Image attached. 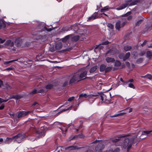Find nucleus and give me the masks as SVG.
I'll return each instance as SVG.
<instances>
[{
	"label": "nucleus",
	"instance_id": "nucleus-3",
	"mask_svg": "<svg viewBox=\"0 0 152 152\" xmlns=\"http://www.w3.org/2000/svg\"><path fill=\"white\" fill-rule=\"evenodd\" d=\"M79 74L76 73L72 75L69 82L70 85L72 84H75L80 81L79 77Z\"/></svg>",
	"mask_w": 152,
	"mask_h": 152
},
{
	"label": "nucleus",
	"instance_id": "nucleus-34",
	"mask_svg": "<svg viewBox=\"0 0 152 152\" xmlns=\"http://www.w3.org/2000/svg\"><path fill=\"white\" fill-rule=\"evenodd\" d=\"M4 86L8 90H10V89H12V87L11 86L9 85L7 83L5 84L4 85Z\"/></svg>",
	"mask_w": 152,
	"mask_h": 152
},
{
	"label": "nucleus",
	"instance_id": "nucleus-40",
	"mask_svg": "<svg viewBox=\"0 0 152 152\" xmlns=\"http://www.w3.org/2000/svg\"><path fill=\"white\" fill-rule=\"evenodd\" d=\"M37 93V90L36 89H35L34 90H33V91H32L29 94H30L32 95L34 94H36Z\"/></svg>",
	"mask_w": 152,
	"mask_h": 152
},
{
	"label": "nucleus",
	"instance_id": "nucleus-22",
	"mask_svg": "<svg viewBox=\"0 0 152 152\" xmlns=\"http://www.w3.org/2000/svg\"><path fill=\"white\" fill-rule=\"evenodd\" d=\"M6 25L3 20L0 19V29L2 28H4Z\"/></svg>",
	"mask_w": 152,
	"mask_h": 152
},
{
	"label": "nucleus",
	"instance_id": "nucleus-37",
	"mask_svg": "<svg viewBox=\"0 0 152 152\" xmlns=\"http://www.w3.org/2000/svg\"><path fill=\"white\" fill-rule=\"evenodd\" d=\"M107 26L111 29H112L114 27L113 25L110 23H108L107 25Z\"/></svg>",
	"mask_w": 152,
	"mask_h": 152
},
{
	"label": "nucleus",
	"instance_id": "nucleus-13",
	"mask_svg": "<svg viewBox=\"0 0 152 152\" xmlns=\"http://www.w3.org/2000/svg\"><path fill=\"white\" fill-rule=\"evenodd\" d=\"M63 46V44L61 42H58L55 45V49L56 50H58L61 49Z\"/></svg>",
	"mask_w": 152,
	"mask_h": 152
},
{
	"label": "nucleus",
	"instance_id": "nucleus-38",
	"mask_svg": "<svg viewBox=\"0 0 152 152\" xmlns=\"http://www.w3.org/2000/svg\"><path fill=\"white\" fill-rule=\"evenodd\" d=\"M128 5V4L127 3H125L122 4L121 6V7L122 9L125 8L126 7H127Z\"/></svg>",
	"mask_w": 152,
	"mask_h": 152
},
{
	"label": "nucleus",
	"instance_id": "nucleus-49",
	"mask_svg": "<svg viewBox=\"0 0 152 152\" xmlns=\"http://www.w3.org/2000/svg\"><path fill=\"white\" fill-rule=\"evenodd\" d=\"M45 92V90L43 89H41L37 91L38 93H42Z\"/></svg>",
	"mask_w": 152,
	"mask_h": 152
},
{
	"label": "nucleus",
	"instance_id": "nucleus-47",
	"mask_svg": "<svg viewBox=\"0 0 152 152\" xmlns=\"http://www.w3.org/2000/svg\"><path fill=\"white\" fill-rule=\"evenodd\" d=\"M14 68L12 66L7 68L5 70L7 71H10L13 70Z\"/></svg>",
	"mask_w": 152,
	"mask_h": 152
},
{
	"label": "nucleus",
	"instance_id": "nucleus-23",
	"mask_svg": "<svg viewBox=\"0 0 152 152\" xmlns=\"http://www.w3.org/2000/svg\"><path fill=\"white\" fill-rule=\"evenodd\" d=\"M79 39V36L78 35L75 36L72 38V40L74 42H76Z\"/></svg>",
	"mask_w": 152,
	"mask_h": 152
},
{
	"label": "nucleus",
	"instance_id": "nucleus-11",
	"mask_svg": "<svg viewBox=\"0 0 152 152\" xmlns=\"http://www.w3.org/2000/svg\"><path fill=\"white\" fill-rule=\"evenodd\" d=\"M106 62L108 63H113L115 62V59L114 58L109 57H106L105 58Z\"/></svg>",
	"mask_w": 152,
	"mask_h": 152
},
{
	"label": "nucleus",
	"instance_id": "nucleus-26",
	"mask_svg": "<svg viewBox=\"0 0 152 152\" xmlns=\"http://www.w3.org/2000/svg\"><path fill=\"white\" fill-rule=\"evenodd\" d=\"M130 56V52H128L126 53L125 55L124 56V59H123V61H125L126 59H128L129 57Z\"/></svg>",
	"mask_w": 152,
	"mask_h": 152
},
{
	"label": "nucleus",
	"instance_id": "nucleus-4",
	"mask_svg": "<svg viewBox=\"0 0 152 152\" xmlns=\"http://www.w3.org/2000/svg\"><path fill=\"white\" fill-rule=\"evenodd\" d=\"M24 138V135L21 134H19L17 135L12 137V138L7 137L6 138V141L8 140H14L18 143H20L23 140Z\"/></svg>",
	"mask_w": 152,
	"mask_h": 152
},
{
	"label": "nucleus",
	"instance_id": "nucleus-1",
	"mask_svg": "<svg viewBox=\"0 0 152 152\" xmlns=\"http://www.w3.org/2000/svg\"><path fill=\"white\" fill-rule=\"evenodd\" d=\"M137 135H129L125 137L124 141L121 145L122 149L125 150L127 152L132 148V145L140 141V139L137 138Z\"/></svg>",
	"mask_w": 152,
	"mask_h": 152
},
{
	"label": "nucleus",
	"instance_id": "nucleus-44",
	"mask_svg": "<svg viewBox=\"0 0 152 152\" xmlns=\"http://www.w3.org/2000/svg\"><path fill=\"white\" fill-rule=\"evenodd\" d=\"M9 100L8 99H7L6 100H4L1 98H0V103L2 102H7Z\"/></svg>",
	"mask_w": 152,
	"mask_h": 152
},
{
	"label": "nucleus",
	"instance_id": "nucleus-29",
	"mask_svg": "<svg viewBox=\"0 0 152 152\" xmlns=\"http://www.w3.org/2000/svg\"><path fill=\"white\" fill-rule=\"evenodd\" d=\"M151 133H152V131H144L142 132V135H146L148 134H149Z\"/></svg>",
	"mask_w": 152,
	"mask_h": 152
},
{
	"label": "nucleus",
	"instance_id": "nucleus-36",
	"mask_svg": "<svg viewBox=\"0 0 152 152\" xmlns=\"http://www.w3.org/2000/svg\"><path fill=\"white\" fill-rule=\"evenodd\" d=\"M124 53H121L119 54L118 56L119 58L121 59H122L123 60V59H124Z\"/></svg>",
	"mask_w": 152,
	"mask_h": 152
},
{
	"label": "nucleus",
	"instance_id": "nucleus-56",
	"mask_svg": "<svg viewBox=\"0 0 152 152\" xmlns=\"http://www.w3.org/2000/svg\"><path fill=\"white\" fill-rule=\"evenodd\" d=\"M109 43V42L108 41H106L102 42V44L103 45H107Z\"/></svg>",
	"mask_w": 152,
	"mask_h": 152
},
{
	"label": "nucleus",
	"instance_id": "nucleus-42",
	"mask_svg": "<svg viewBox=\"0 0 152 152\" xmlns=\"http://www.w3.org/2000/svg\"><path fill=\"white\" fill-rule=\"evenodd\" d=\"M143 60L142 58H140L138 59L136 61V62L137 63H141Z\"/></svg>",
	"mask_w": 152,
	"mask_h": 152
},
{
	"label": "nucleus",
	"instance_id": "nucleus-41",
	"mask_svg": "<svg viewBox=\"0 0 152 152\" xmlns=\"http://www.w3.org/2000/svg\"><path fill=\"white\" fill-rule=\"evenodd\" d=\"M72 106H71L70 107H69L68 108H67L66 109H63L60 112V113H61V112H64V111H65L68 110L72 108Z\"/></svg>",
	"mask_w": 152,
	"mask_h": 152
},
{
	"label": "nucleus",
	"instance_id": "nucleus-45",
	"mask_svg": "<svg viewBox=\"0 0 152 152\" xmlns=\"http://www.w3.org/2000/svg\"><path fill=\"white\" fill-rule=\"evenodd\" d=\"M146 78L150 80L152 79V76L150 74H147L146 75Z\"/></svg>",
	"mask_w": 152,
	"mask_h": 152
},
{
	"label": "nucleus",
	"instance_id": "nucleus-60",
	"mask_svg": "<svg viewBox=\"0 0 152 152\" xmlns=\"http://www.w3.org/2000/svg\"><path fill=\"white\" fill-rule=\"evenodd\" d=\"M125 113H120L119 114H117L118 115V116L120 115H123L124 114H125Z\"/></svg>",
	"mask_w": 152,
	"mask_h": 152
},
{
	"label": "nucleus",
	"instance_id": "nucleus-19",
	"mask_svg": "<svg viewBox=\"0 0 152 152\" xmlns=\"http://www.w3.org/2000/svg\"><path fill=\"white\" fill-rule=\"evenodd\" d=\"M21 98V97L20 96L18 95H12L10 96L9 97L8 99L9 100L11 99H19Z\"/></svg>",
	"mask_w": 152,
	"mask_h": 152
},
{
	"label": "nucleus",
	"instance_id": "nucleus-15",
	"mask_svg": "<svg viewBox=\"0 0 152 152\" xmlns=\"http://www.w3.org/2000/svg\"><path fill=\"white\" fill-rule=\"evenodd\" d=\"M15 45L17 47L21 46L22 43L21 40L20 39H16L15 41Z\"/></svg>",
	"mask_w": 152,
	"mask_h": 152
},
{
	"label": "nucleus",
	"instance_id": "nucleus-54",
	"mask_svg": "<svg viewBox=\"0 0 152 152\" xmlns=\"http://www.w3.org/2000/svg\"><path fill=\"white\" fill-rule=\"evenodd\" d=\"M148 41L146 40H145L141 44V46H142V47H143V46H144L145 45H146V43Z\"/></svg>",
	"mask_w": 152,
	"mask_h": 152
},
{
	"label": "nucleus",
	"instance_id": "nucleus-50",
	"mask_svg": "<svg viewBox=\"0 0 152 152\" xmlns=\"http://www.w3.org/2000/svg\"><path fill=\"white\" fill-rule=\"evenodd\" d=\"M36 105V107H38L39 105V104L38 103L36 102H35L32 105V106H34Z\"/></svg>",
	"mask_w": 152,
	"mask_h": 152
},
{
	"label": "nucleus",
	"instance_id": "nucleus-51",
	"mask_svg": "<svg viewBox=\"0 0 152 152\" xmlns=\"http://www.w3.org/2000/svg\"><path fill=\"white\" fill-rule=\"evenodd\" d=\"M89 98H90L92 96H99L98 98H99V96L97 94H90L89 95Z\"/></svg>",
	"mask_w": 152,
	"mask_h": 152
},
{
	"label": "nucleus",
	"instance_id": "nucleus-24",
	"mask_svg": "<svg viewBox=\"0 0 152 152\" xmlns=\"http://www.w3.org/2000/svg\"><path fill=\"white\" fill-rule=\"evenodd\" d=\"M124 50L126 51L130 50L132 49V47L129 45H126L124 47Z\"/></svg>",
	"mask_w": 152,
	"mask_h": 152
},
{
	"label": "nucleus",
	"instance_id": "nucleus-20",
	"mask_svg": "<svg viewBox=\"0 0 152 152\" xmlns=\"http://www.w3.org/2000/svg\"><path fill=\"white\" fill-rule=\"evenodd\" d=\"M126 136H127V135L125 136H120L119 137H118V138L116 139H113L112 140V141L113 142H118L120 140V139L122 137H125Z\"/></svg>",
	"mask_w": 152,
	"mask_h": 152
},
{
	"label": "nucleus",
	"instance_id": "nucleus-63",
	"mask_svg": "<svg viewBox=\"0 0 152 152\" xmlns=\"http://www.w3.org/2000/svg\"><path fill=\"white\" fill-rule=\"evenodd\" d=\"M118 116V115L117 114L114 115H111L110 116V117H116Z\"/></svg>",
	"mask_w": 152,
	"mask_h": 152
},
{
	"label": "nucleus",
	"instance_id": "nucleus-62",
	"mask_svg": "<svg viewBox=\"0 0 152 152\" xmlns=\"http://www.w3.org/2000/svg\"><path fill=\"white\" fill-rule=\"evenodd\" d=\"M56 125L57 126H61V124L59 122H57L56 123Z\"/></svg>",
	"mask_w": 152,
	"mask_h": 152
},
{
	"label": "nucleus",
	"instance_id": "nucleus-32",
	"mask_svg": "<svg viewBox=\"0 0 152 152\" xmlns=\"http://www.w3.org/2000/svg\"><path fill=\"white\" fill-rule=\"evenodd\" d=\"M120 149L119 148L117 147L115 148L113 151L110 150L109 151L110 152H120Z\"/></svg>",
	"mask_w": 152,
	"mask_h": 152
},
{
	"label": "nucleus",
	"instance_id": "nucleus-35",
	"mask_svg": "<svg viewBox=\"0 0 152 152\" xmlns=\"http://www.w3.org/2000/svg\"><path fill=\"white\" fill-rule=\"evenodd\" d=\"M147 56L148 57H150L152 56V53L150 51H148L147 52Z\"/></svg>",
	"mask_w": 152,
	"mask_h": 152
},
{
	"label": "nucleus",
	"instance_id": "nucleus-14",
	"mask_svg": "<svg viewBox=\"0 0 152 152\" xmlns=\"http://www.w3.org/2000/svg\"><path fill=\"white\" fill-rule=\"evenodd\" d=\"M59 128L61 129L63 135L64 136L66 135V132L67 131V128L64 126L59 127Z\"/></svg>",
	"mask_w": 152,
	"mask_h": 152
},
{
	"label": "nucleus",
	"instance_id": "nucleus-52",
	"mask_svg": "<svg viewBox=\"0 0 152 152\" xmlns=\"http://www.w3.org/2000/svg\"><path fill=\"white\" fill-rule=\"evenodd\" d=\"M74 98L75 97L74 96L70 97L68 99V101L69 102H71L74 100Z\"/></svg>",
	"mask_w": 152,
	"mask_h": 152
},
{
	"label": "nucleus",
	"instance_id": "nucleus-8",
	"mask_svg": "<svg viewBox=\"0 0 152 152\" xmlns=\"http://www.w3.org/2000/svg\"><path fill=\"white\" fill-rule=\"evenodd\" d=\"M45 130L43 127L36 132V134L40 137L44 136L45 135Z\"/></svg>",
	"mask_w": 152,
	"mask_h": 152
},
{
	"label": "nucleus",
	"instance_id": "nucleus-43",
	"mask_svg": "<svg viewBox=\"0 0 152 152\" xmlns=\"http://www.w3.org/2000/svg\"><path fill=\"white\" fill-rule=\"evenodd\" d=\"M128 86L129 87H130L131 88H133V89H134L135 88V87L132 83H130L128 84Z\"/></svg>",
	"mask_w": 152,
	"mask_h": 152
},
{
	"label": "nucleus",
	"instance_id": "nucleus-31",
	"mask_svg": "<svg viewBox=\"0 0 152 152\" xmlns=\"http://www.w3.org/2000/svg\"><path fill=\"white\" fill-rule=\"evenodd\" d=\"M112 69V67L111 66H108L106 68V69L105 70V72L106 73L110 71Z\"/></svg>",
	"mask_w": 152,
	"mask_h": 152
},
{
	"label": "nucleus",
	"instance_id": "nucleus-16",
	"mask_svg": "<svg viewBox=\"0 0 152 152\" xmlns=\"http://www.w3.org/2000/svg\"><path fill=\"white\" fill-rule=\"evenodd\" d=\"M97 15V12L94 13L91 17H90L88 18V21L90 20H93L97 18H98Z\"/></svg>",
	"mask_w": 152,
	"mask_h": 152
},
{
	"label": "nucleus",
	"instance_id": "nucleus-10",
	"mask_svg": "<svg viewBox=\"0 0 152 152\" xmlns=\"http://www.w3.org/2000/svg\"><path fill=\"white\" fill-rule=\"evenodd\" d=\"M125 24V23L123 22L121 23L120 20H118L116 23L115 28L116 29L119 31L120 28L123 27Z\"/></svg>",
	"mask_w": 152,
	"mask_h": 152
},
{
	"label": "nucleus",
	"instance_id": "nucleus-30",
	"mask_svg": "<svg viewBox=\"0 0 152 152\" xmlns=\"http://www.w3.org/2000/svg\"><path fill=\"white\" fill-rule=\"evenodd\" d=\"M138 0H135L133 1V2L130 4V6H132L136 5L139 2Z\"/></svg>",
	"mask_w": 152,
	"mask_h": 152
},
{
	"label": "nucleus",
	"instance_id": "nucleus-25",
	"mask_svg": "<svg viewBox=\"0 0 152 152\" xmlns=\"http://www.w3.org/2000/svg\"><path fill=\"white\" fill-rule=\"evenodd\" d=\"M115 66L116 67H119L121 66V63L118 60H116V61H115Z\"/></svg>",
	"mask_w": 152,
	"mask_h": 152
},
{
	"label": "nucleus",
	"instance_id": "nucleus-7",
	"mask_svg": "<svg viewBox=\"0 0 152 152\" xmlns=\"http://www.w3.org/2000/svg\"><path fill=\"white\" fill-rule=\"evenodd\" d=\"M88 71L86 70H83L79 74V77L81 80H84L87 78H91L90 77H86Z\"/></svg>",
	"mask_w": 152,
	"mask_h": 152
},
{
	"label": "nucleus",
	"instance_id": "nucleus-61",
	"mask_svg": "<svg viewBox=\"0 0 152 152\" xmlns=\"http://www.w3.org/2000/svg\"><path fill=\"white\" fill-rule=\"evenodd\" d=\"M134 81V80L133 79H131L128 80V82H129L132 83Z\"/></svg>",
	"mask_w": 152,
	"mask_h": 152
},
{
	"label": "nucleus",
	"instance_id": "nucleus-64",
	"mask_svg": "<svg viewBox=\"0 0 152 152\" xmlns=\"http://www.w3.org/2000/svg\"><path fill=\"white\" fill-rule=\"evenodd\" d=\"M116 9L118 10H122V8L121 7V6H120V7H119L118 8H117Z\"/></svg>",
	"mask_w": 152,
	"mask_h": 152
},
{
	"label": "nucleus",
	"instance_id": "nucleus-9",
	"mask_svg": "<svg viewBox=\"0 0 152 152\" xmlns=\"http://www.w3.org/2000/svg\"><path fill=\"white\" fill-rule=\"evenodd\" d=\"M104 148V145L102 143L99 144L96 147L95 152H102V150Z\"/></svg>",
	"mask_w": 152,
	"mask_h": 152
},
{
	"label": "nucleus",
	"instance_id": "nucleus-46",
	"mask_svg": "<svg viewBox=\"0 0 152 152\" xmlns=\"http://www.w3.org/2000/svg\"><path fill=\"white\" fill-rule=\"evenodd\" d=\"M125 64H126V65L128 67V68H129V69H131V67L130 65V64L129 62H128V61L126 62H125Z\"/></svg>",
	"mask_w": 152,
	"mask_h": 152
},
{
	"label": "nucleus",
	"instance_id": "nucleus-39",
	"mask_svg": "<svg viewBox=\"0 0 152 152\" xmlns=\"http://www.w3.org/2000/svg\"><path fill=\"white\" fill-rule=\"evenodd\" d=\"M53 86L52 85L49 84L46 86L45 88L47 89H50L52 88Z\"/></svg>",
	"mask_w": 152,
	"mask_h": 152
},
{
	"label": "nucleus",
	"instance_id": "nucleus-57",
	"mask_svg": "<svg viewBox=\"0 0 152 152\" xmlns=\"http://www.w3.org/2000/svg\"><path fill=\"white\" fill-rule=\"evenodd\" d=\"M5 41V39H1L0 38V44L3 43Z\"/></svg>",
	"mask_w": 152,
	"mask_h": 152
},
{
	"label": "nucleus",
	"instance_id": "nucleus-17",
	"mask_svg": "<svg viewBox=\"0 0 152 152\" xmlns=\"http://www.w3.org/2000/svg\"><path fill=\"white\" fill-rule=\"evenodd\" d=\"M106 66L104 64H101L99 67V71L101 72L105 71Z\"/></svg>",
	"mask_w": 152,
	"mask_h": 152
},
{
	"label": "nucleus",
	"instance_id": "nucleus-2",
	"mask_svg": "<svg viewBox=\"0 0 152 152\" xmlns=\"http://www.w3.org/2000/svg\"><path fill=\"white\" fill-rule=\"evenodd\" d=\"M31 111H19L16 113H13L11 115L14 120L18 121L21 118L25 117Z\"/></svg>",
	"mask_w": 152,
	"mask_h": 152
},
{
	"label": "nucleus",
	"instance_id": "nucleus-48",
	"mask_svg": "<svg viewBox=\"0 0 152 152\" xmlns=\"http://www.w3.org/2000/svg\"><path fill=\"white\" fill-rule=\"evenodd\" d=\"M142 20H141V19L139 20L136 23V24H135L136 26H137L139 25L142 22Z\"/></svg>",
	"mask_w": 152,
	"mask_h": 152
},
{
	"label": "nucleus",
	"instance_id": "nucleus-6",
	"mask_svg": "<svg viewBox=\"0 0 152 152\" xmlns=\"http://www.w3.org/2000/svg\"><path fill=\"white\" fill-rule=\"evenodd\" d=\"M5 47L10 49H12L13 51H15V48H13L14 45V43L13 41L10 40H8L6 41L4 44Z\"/></svg>",
	"mask_w": 152,
	"mask_h": 152
},
{
	"label": "nucleus",
	"instance_id": "nucleus-33",
	"mask_svg": "<svg viewBox=\"0 0 152 152\" xmlns=\"http://www.w3.org/2000/svg\"><path fill=\"white\" fill-rule=\"evenodd\" d=\"M69 36L67 35L62 39V41L64 42H66L69 39Z\"/></svg>",
	"mask_w": 152,
	"mask_h": 152
},
{
	"label": "nucleus",
	"instance_id": "nucleus-5",
	"mask_svg": "<svg viewBox=\"0 0 152 152\" xmlns=\"http://www.w3.org/2000/svg\"><path fill=\"white\" fill-rule=\"evenodd\" d=\"M109 96H111V94L110 93L107 95L102 94L99 95V97L100 98L102 101L103 102L108 104L113 103L112 102H110V100L108 99L107 98V97H108Z\"/></svg>",
	"mask_w": 152,
	"mask_h": 152
},
{
	"label": "nucleus",
	"instance_id": "nucleus-58",
	"mask_svg": "<svg viewBox=\"0 0 152 152\" xmlns=\"http://www.w3.org/2000/svg\"><path fill=\"white\" fill-rule=\"evenodd\" d=\"M68 81H66L63 84V86H66L68 83Z\"/></svg>",
	"mask_w": 152,
	"mask_h": 152
},
{
	"label": "nucleus",
	"instance_id": "nucleus-27",
	"mask_svg": "<svg viewBox=\"0 0 152 152\" xmlns=\"http://www.w3.org/2000/svg\"><path fill=\"white\" fill-rule=\"evenodd\" d=\"M110 8L109 7L107 6L104 7L102 9L100 10V12H103L106 11H107Z\"/></svg>",
	"mask_w": 152,
	"mask_h": 152
},
{
	"label": "nucleus",
	"instance_id": "nucleus-12",
	"mask_svg": "<svg viewBox=\"0 0 152 152\" xmlns=\"http://www.w3.org/2000/svg\"><path fill=\"white\" fill-rule=\"evenodd\" d=\"M79 148L78 147L77 145H73L66 148H65V150H67L69 149V150H76Z\"/></svg>",
	"mask_w": 152,
	"mask_h": 152
},
{
	"label": "nucleus",
	"instance_id": "nucleus-59",
	"mask_svg": "<svg viewBox=\"0 0 152 152\" xmlns=\"http://www.w3.org/2000/svg\"><path fill=\"white\" fill-rule=\"evenodd\" d=\"M4 107V104H2L1 105L0 107V110H1L3 109Z\"/></svg>",
	"mask_w": 152,
	"mask_h": 152
},
{
	"label": "nucleus",
	"instance_id": "nucleus-28",
	"mask_svg": "<svg viewBox=\"0 0 152 152\" xmlns=\"http://www.w3.org/2000/svg\"><path fill=\"white\" fill-rule=\"evenodd\" d=\"M82 97H84L85 98H86L87 97H88L89 98V96L88 95H87L86 94H83L82 93L80 94L79 95V98Z\"/></svg>",
	"mask_w": 152,
	"mask_h": 152
},
{
	"label": "nucleus",
	"instance_id": "nucleus-21",
	"mask_svg": "<svg viewBox=\"0 0 152 152\" xmlns=\"http://www.w3.org/2000/svg\"><path fill=\"white\" fill-rule=\"evenodd\" d=\"M98 68L97 66H95L92 67L90 70L89 72L90 73H92L95 72Z\"/></svg>",
	"mask_w": 152,
	"mask_h": 152
},
{
	"label": "nucleus",
	"instance_id": "nucleus-18",
	"mask_svg": "<svg viewBox=\"0 0 152 152\" xmlns=\"http://www.w3.org/2000/svg\"><path fill=\"white\" fill-rule=\"evenodd\" d=\"M82 136V135L78 134L77 135H75V136H74L73 137L71 136L69 138V140H71L73 139H77L78 138H82V137H81Z\"/></svg>",
	"mask_w": 152,
	"mask_h": 152
},
{
	"label": "nucleus",
	"instance_id": "nucleus-55",
	"mask_svg": "<svg viewBox=\"0 0 152 152\" xmlns=\"http://www.w3.org/2000/svg\"><path fill=\"white\" fill-rule=\"evenodd\" d=\"M145 53V51L141 52L139 54V55L140 56H143Z\"/></svg>",
	"mask_w": 152,
	"mask_h": 152
},
{
	"label": "nucleus",
	"instance_id": "nucleus-53",
	"mask_svg": "<svg viewBox=\"0 0 152 152\" xmlns=\"http://www.w3.org/2000/svg\"><path fill=\"white\" fill-rule=\"evenodd\" d=\"M13 62V61H6L4 62V64L5 65L7 64L10 63L12 62Z\"/></svg>",
	"mask_w": 152,
	"mask_h": 152
}]
</instances>
